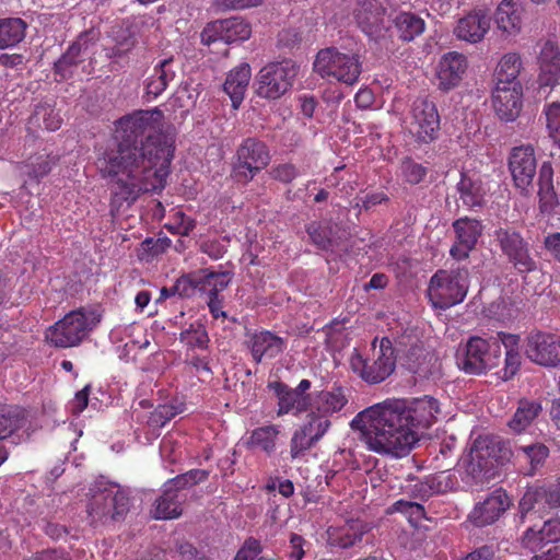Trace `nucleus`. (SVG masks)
Returning <instances> with one entry per match:
<instances>
[{
    "mask_svg": "<svg viewBox=\"0 0 560 560\" xmlns=\"http://www.w3.org/2000/svg\"><path fill=\"white\" fill-rule=\"evenodd\" d=\"M469 288L466 268L439 269L430 279L428 298L434 308L447 310L460 304Z\"/></svg>",
    "mask_w": 560,
    "mask_h": 560,
    "instance_id": "obj_5",
    "label": "nucleus"
},
{
    "mask_svg": "<svg viewBox=\"0 0 560 560\" xmlns=\"http://www.w3.org/2000/svg\"><path fill=\"white\" fill-rule=\"evenodd\" d=\"M314 70L322 78H334L353 85L361 74L362 63L355 54L341 52L335 47H328L317 52Z\"/></svg>",
    "mask_w": 560,
    "mask_h": 560,
    "instance_id": "obj_9",
    "label": "nucleus"
},
{
    "mask_svg": "<svg viewBox=\"0 0 560 560\" xmlns=\"http://www.w3.org/2000/svg\"><path fill=\"white\" fill-rule=\"evenodd\" d=\"M525 354L542 366L560 364V336L540 330L530 331L526 338Z\"/></svg>",
    "mask_w": 560,
    "mask_h": 560,
    "instance_id": "obj_14",
    "label": "nucleus"
},
{
    "mask_svg": "<svg viewBox=\"0 0 560 560\" xmlns=\"http://www.w3.org/2000/svg\"><path fill=\"white\" fill-rule=\"evenodd\" d=\"M350 366L364 382L380 384L396 368V355L393 342L388 337H375L371 342L368 357L354 350L350 358Z\"/></svg>",
    "mask_w": 560,
    "mask_h": 560,
    "instance_id": "obj_4",
    "label": "nucleus"
},
{
    "mask_svg": "<svg viewBox=\"0 0 560 560\" xmlns=\"http://www.w3.org/2000/svg\"><path fill=\"white\" fill-rule=\"evenodd\" d=\"M390 512H397L408 516L412 523H418L425 517L424 506L417 502L398 500L390 506Z\"/></svg>",
    "mask_w": 560,
    "mask_h": 560,
    "instance_id": "obj_56",
    "label": "nucleus"
},
{
    "mask_svg": "<svg viewBox=\"0 0 560 560\" xmlns=\"http://www.w3.org/2000/svg\"><path fill=\"white\" fill-rule=\"evenodd\" d=\"M102 315L92 307L70 311L45 331L48 345L67 349L79 346L100 324Z\"/></svg>",
    "mask_w": 560,
    "mask_h": 560,
    "instance_id": "obj_3",
    "label": "nucleus"
},
{
    "mask_svg": "<svg viewBox=\"0 0 560 560\" xmlns=\"http://www.w3.org/2000/svg\"><path fill=\"white\" fill-rule=\"evenodd\" d=\"M399 170L402 179L409 185L420 184L428 175V168L417 163L410 156H406L401 160Z\"/></svg>",
    "mask_w": 560,
    "mask_h": 560,
    "instance_id": "obj_50",
    "label": "nucleus"
},
{
    "mask_svg": "<svg viewBox=\"0 0 560 560\" xmlns=\"http://www.w3.org/2000/svg\"><path fill=\"white\" fill-rule=\"evenodd\" d=\"M559 541L560 516L545 521L538 530L533 527H528L522 536L523 547L533 552L540 550L545 545L557 544Z\"/></svg>",
    "mask_w": 560,
    "mask_h": 560,
    "instance_id": "obj_27",
    "label": "nucleus"
},
{
    "mask_svg": "<svg viewBox=\"0 0 560 560\" xmlns=\"http://www.w3.org/2000/svg\"><path fill=\"white\" fill-rule=\"evenodd\" d=\"M348 404V397L342 386H332L330 389L319 390L315 394L312 411L329 417L342 410Z\"/></svg>",
    "mask_w": 560,
    "mask_h": 560,
    "instance_id": "obj_33",
    "label": "nucleus"
},
{
    "mask_svg": "<svg viewBox=\"0 0 560 560\" xmlns=\"http://www.w3.org/2000/svg\"><path fill=\"white\" fill-rule=\"evenodd\" d=\"M393 24L398 38L402 42H412L425 31V22L418 14L410 11H400L393 18Z\"/></svg>",
    "mask_w": 560,
    "mask_h": 560,
    "instance_id": "obj_38",
    "label": "nucleus"
},
{
    "mask_svg": "<svg viewBox=\"0 0 560 560\" xmlns=\"http://www.w3.org/2000/svg\"><path fill=\"white\" fill-rule=\"evenodd\" d=\"M268 388L272 390L278 398V417L288 415L293 410H295L298 413L307 410V397H299L293 388H291L285 383L280 381L269 382Z\"/></svg>",
    "mask_w": 560,
    "mask_h": 560,
    "instance_id": "obj_32",
    "label": "nucleus"
},
{
    "mask_svg": "<svg viewBox=\"0 0 560 560\" xmlns=\"http://www.w3.org/2000/svg\"><path fill=\"white\" fill-rule=\"evenodd\" d=\"M186 495L178 493L176 489L164 486L161 497L155 502L153 516L156 520H172L182 515V504Z\"/></svg>",
    "mask_w": 560,
    "mask_h": 560,
    "instance_id": "obj_37",
    "label": "nucleus"
},
{
    "mask_svg": "<svg viewBox=\"0 0 560 560\" xmlns=\"http://www.w3.org/2000/svg\"><path fill=\"white\" fill-rule=\"evenodd\" d=\"M271 155L268 145L257 138H246L238 145L232 176L237 183L248 184L270 163Z\"/></svg>",
    "mask_w": 560,
    "mask_h": 560,
    "instance_id": "obj_10",
    "label": "nucleus"
},
{
    "mask_svg": "<svg viewBox=\"0 0 560 560\" xmlns=\"http://www.w3.org/2000/svg\"><path fill=\"white\" fill-rule=\"evenodd\" d=\"M544 113L549 136L560 147V102L547 104Z\"/></svg>",
    "mask_w": 560,
    "mask_h": 560,
    "instance_id": "obj_55",
    "label": "nucleus"
},
{
    "mask_svg": "<svg viewBox=\"0 0 560 560\" xmlns=\"http://www.w3.org/2000/svg\"><path fill=\"white\" fill-rule=\"evenodd\" d=\"M175 294H178L180 296H189L192 294L188 275L182 276L176 281V283L171 288L163 287L160 291V298L158 299V301H164L171 296H174Z\"/></svg>",
    "mask_w": 560,
    "mask_h": 560,
    "instance_id": "obj_58",
    "label": "nucleus"
},
{
    "mask_svg": "<svg viewBox=\"0 0 560 560\" xmlns=\"http://www.w3.org/2000/svg\"><path fill=\"white\" fill-rule=\"evenodd\" d=\"M467 59L463 54L457 51L445 54L439 63L438 79L440 89L448 91L457 86L467 70Z\"/></svg>",
    "mask_w": 560,
    "mask_h": 560,
    "instance_id": "obj_25",
    "label": "nucleus"
},
{
    "mask_svg": "<svg viewBox=\"0 0 560 560\" xmlns=\"http://www.w3.org/2000/svg\"><path fill=\"white\" fill-rule=\"evenodd\" d=\"M23 411L18 407L0 405V440L11 436L24 425Z\"/></svg>",
    "mask_w": 560,
    "mask_h": 560,
    "instance_id": "obj_43",
    "label": "nucleus"
},
{
    "mask_svg": "<svg viewBox=\"0 0 560 560\" xmlns=\"http://www.w3.org/2000/svg\"><path fill=\"white\" fill-rule=\"evenodd\" d=\"M246 346L253 361L260 364L283 353L288 347V341L273 331L261 329L247 335Z\"/></svg>",
    "mask_w": 560,
    "mask_h": 560,
    "instance_id": "obj_17",
    "label": "nucleus"
},
{
    "mask_svg": "<svg viewBox=\"0 0 560 560\" xmlns=\"http://www.w3.org/2000/svg\"><path fill=\"white\" fill-rule=\"evenodd\" d=\"M370 525L359 518L347 520L342 525L329 526L327 529V541L331 547L347 549L362 541L365 534L370 532Z\"/></svg>",
    "mask_w": 560,
    "mask_h": 560,
    "instance_id": "obj_23",
    "label": "nucleus"
},
{
    "mask_svg": "<svg viewBox=\"0 0 560 560\" xmlns=\"http://www.w3.org/2000/svg\"><path fill=\"white\" fill-rule=\"evenodd\" d=\"M261 545L259 540L248 538L243 547L237 551L234 560H259L264 559L260 557Z\"/></svg>",
    "mask_w": 560,
    "mask_h": 560,
    "instance_id": "obj_62",
    "label": "nucleus"
},
{
    "mask_svg": "<svg viewBox=\"0 0 560 560\" xmlns=\"http://www.w3.org/2000/svg\"><path fill=\"white\" fill-rule=\"evenodd\" d=\"M456 190L458 194L457 202H462V206L466 209L481 207L485 202L486 190L479 178H472L463 173ZM457 206L459 207V203Z\"/></svg>",
    "mask_w": 560,
    "mask_h": 560,
    "instance_id": "obj_35",
    "label": "nucleus"
},
{
    "mask_svg": "<svg viewBox=\"0 0 560 560\" xmlns=\"http://www.w3.org/2000/svg\"><path fill=\"white\" fill-rule=\"evenodd\" d=\"M159 108L139 109L115 122L116 145L98 159L100 172L108 180L110 213L130 207L141 194L165 187L174 158V138L162 129Z\"/></svg>",
    "mask_w": 560,
    "mask_h": 560,
    "instance_id": "obj_1",
    "label": "nucleus"
},
{
    "mask_svg": "<svg viewBox=\"0 0 560 560\" xmlns=\"http://www.w3.org/2000/svg\"><path fill=\"white\" fill-rule=\"evenodd\" d=\"M28 560H72L70 555L58 548L44 549L33 553Z\"/></svg>",
    "mask_w": 560,
    "mask_h": 560,
    "instance_id": "obj_64",
    "label": "nucleus"
},
{
    "mask_svg": "<svg viewBox=\"0 0 560 560\" xmlns=\"http://www.w3.org/2000/svg\"><path fill=\"white\" fill-rule=\"evenodd\" d=\"M298 68L291 59L269 62L264 66L256 78V93L267 100H278L293 85Z\"/></svg>",
    "mask_w": 560,
    "mask_h": 560,
    "instance_id": "obj_11",
    "label": "nucleus"
},
{
    "mask_svg": "<svg viewBox=\"0 0 560 560\" xmlns=\"http://www.w3.org/2000/svg\"><path fill=\"white\" fill-rule=\"evenodd\" d=\"M491 18L485 9H474L460 18L454 28V34L460 40L471 44L481 42L489 32Z\"/></svg>",
    "mask_w": 560,
    "mask_h": 560,
    "instance_id": "obj_21",
    "label": "nucleus"
},
{
    "mask_svg": "<svg viewBox=\"0 0 560 560\" xmlns=\"http://www.w3.org/2000/svg\"><path fill=\"white\" fill-rule=\"evenodd\" d=\"M518 450L522 452L523 459L530 465L529 475L540 467L549 455V450L541 443H535L526 446H520Z\"/></svg>",
    "mask_w": 560,
    "mask_h": 560,
    "instance_id": "obj_52",
    "label": "nucleus"
},
{
    "mask_svg": "<svg viewBox=\"0 0 560 560\" xmlns=\"http://www.w3.org/2000/svg\"><path fill=\"white\" fill-rule=\"evenodd\" d=\"M311 243L320 250H329L334 245L332 226L327 221H312L305 226Z\"/></svg>",
    "mask_w": 560,
    "mask_h": 560,
    "instance_id": "obj_44",
    "label": "nucleus"
},
{
    "mask_svg": "<svg viewBox=\"0 0 560 560\" xmlns=\"http://www.w3.org/2000/svg\"><path fill=\"white\" fill-rule=\"evenodd\" d=\"M513 184L522 195H528L537 173V160L532 144L512 148L508 159Z\"/></svg>",
    "mask_w": 560,
    "mask_h": 560,
    "instance_id": "obj_13",
    "label": "nucleus"
},
{
    "mask_svg": "<svg viewBox=\"0 0 560 560\" xmlns=\"http://www.w3.org/2000/svg\"><path fill=\"white\" fill-rule=\"evenodd\" d=\"M172 245V241L166 235H159V237L145 238L138 250V258L140 260L149 261L154 257L166 252Z\"/></svg>",
    "mask_w": 560,
    "mask_h": 560,
    "instance_id": "obj_49",
    "label": "nucleus"
},
{
    "mask_svg": "<svg viewBox=\"0 0 560 560\" xmlns=\"http://www.w3.org/2000/svg\"><path fill=\"white\" fill-rule=\"evenodd\" d=\"M27 23L21 18L0 19V49L14 47L26 35Z\"/></svg>",
    "mask_w": 560,
    "mask_h": 560,
    "instance_id": "obj_42",
    "label": "nucleus"
},
{
    "mask_svg": "<svg viewBox=\"0 0 560 560\" xmlns=\"http://www.w3.org/2000/svg\"><path fill=\"white\" fill-rule=\"evenodd\" d=\"M179 340L190 349L205 350L209 345V336L205 326L200 323H192L179 335Z\"/></svg>",
    "mask_w": 560,
    "mask_h": 560,
    "instance_id": "obj_46",
    "label": "nucleus"
},
{
    "mask_svg": "<svg viewBox=\"0 0 560 560\" xmlns=\"http://www.w3.org/2000/svg\"><path fill=\"white\" fill-rule=\"evenodd\" d=\"M250 77L252 71L248 63H242L228 73L223 90L230 96L234 108H237L244 100Z\"/></svg>",
    "mask_w": 560,
    "mask_h": 560,
    "instance_id": "obj_34",
    "label": "nucleus"
},
{
    "mask_svg": "<svg viewBox=\"0 0 560 560\" xmlns=\"http://www.w3.org/2000/svg\"><path fill=\"white\" fill-rule=\"evenodd\" d=\"M57 160L56 155L44 150V152L31 155L26 161L21 162L18 168L28 177L39 180L50 173Z\"/></svg>",
    "mask_w": 560,
    "mask_h": 560,
    "instance_id": "obj_41",
    "label": "nucleus"
},
{
    "mask_svg": "<svg viewBox=\"0 0 560 560\" xmlns=\"http://www.w3.org/2000/svg\"><path fill=\"white\" fill-rule=\"evenodd\" d=\"M174 58L168 57L160 60L153 68L144 82V97L148 102L156 100L167 89L170 82L175 79L173 68Z\"/></svg>",
    "mask_w": 560,
    "mask_h": 560,
    "instance_id": "obj_29",
    "label": "nucleus"
},
{
    "mask_svg": "<svg viewBox=\"0 0 560 560\" xmlns=\"http://www.w3.org/2000/svg\"><path fill=\"white\" fill-rule=\"evenodd\" d=\"M541 411L542 407L538 400L522 398L508 425L513 432L522 433L533 424Z\"/></svg>",
    "mask_w": 560,
    "mask_h": 560,
    "instance_id": "obj_39",
    "label": "nucleus"
},
{
    "mask_svg": "<svg viewBox=\"0 0 560 560\" xmlns=\"http://www.w3.org/2000/svg\"><path fill=\"white\" fill-rule=\"evenodd\" d=\"M224 31V43L231 44L238 40L248 39L252 33L250 26L240 18L221 20Z\"/></svg>",
    "mask_w": 560,
    "mask_h": 560,
    "instance_id": "obj_47",
    "label": "nucleus"
},
{
    "mask_svg": "<svg viewBox=\"0 0 560 560\" xmlns=\"http://www.w3.org/2000/svg\"><path fill=\"white\" fill-rule=\"evenodd\" d=\"M299 175L298 167L292 163L278 164L270 170V176L283 184L292 183Z\"/></svg>",
    "mask_w": 560,
    "mask_h": 560,
    "instance_id": "obj_59",
    "label": "nucleus"
},
{
    "mask_svg": "<svg viewBox=\"0 0 560 560\" xmlns=\"http://www.w3.org/2000/svg\"><path fill=\"white\" fill-rule=\"evenodd\" d=\"M452 228L455 233V241L450 249V255L458 261L467 259L482 235V222L469 217H463L456 219L452 223Z\"/></svg>",
    "mask_w": 560,
    "mask_h": 560,
    "instance_id": "obj_15",
    "label": "nucleus"
},
{
    "mask_svg": "<svg viewBox=\"0 0 560 560\" xmlns=\"http://www.w3.org/2000/svg\"><path fill=\"white\" fill-rule=\"evenodd\" d=\"M165 228L173 234L188 236L196 228V220L177 211L174 213L172 222L165 224Z\"/></svg>",
    "mask_w": 560,
    "mask_h": 560,
    "instance_id": "obj_57",
    "label": "nucleus"
},
{
    "mask_svg": "<svg viewBox=\"0 0 560 560\" xmlns=\"http://www.w3.org/2000/svg\"><path fill=\"white\" fill-rule=\"evenodd\" d=\"M192 293L198 290L208 295H219L231 283L234 272L232 270L213 271L208 268L188 273Z\"/></svg>",
    "mask_w": 560,
    "mask_h": 560,
    "instance_id": "obj_26",
    "label": "nucleus"
},
{
    "mask_svg": "<svg viewBox=\"0 0 560 560\" xmlns=\"http://www.w3.org/2000/svg\"><path fill=\"white\" fill-rule=\"evenodd\" d=\"M289 446L290 457L292 460H295L303 458L306 453L316 445L311 438H307V435L300 428H298L292 433Z\"/></svg>",
    "mask_w": 560,
    "mask_h": 560,
    "instance_id": "obj_54",
    "label": "nucleus"
},
{
    "mask_svg": "<svg viewBox=\"0 0 560 560\" xmlns=\"http://www.w3.org/2000/svg\"><path fill=\"white\" fill-rule=\"evenodd\" d=\"M281 428L278 424H265L253 429L245 440V445L250 451H260L271 456L277 451Z\"/></svg>",
    "mask_w": 560,
    "mask_h": 560,
    "instance_id": "obj_31",
    "label": "nucleus"
},
{
    "mask_svg": "<svg viewBox=\"0 0 560 560\" xmlns=\"http://www.w3.org/2000/svg\"><path fill=\"white\" fill-rule=\"evenodd\" d=\"M536 505L547 508V490L546 487L528 489L518 502L521 517L532 511Z\"/></svg>",
    "mask_w": 560,
    "mask_h": 560,
    "instance_id": "obj_53",
    "label": "nucleus"
},
{
    "mask_svg": "<svg viewBox=\"0 0 560 560\" xmlns=\"http://www.w3.org/2000/svg\"><path fill=\"white\" fill-rule=\"evenodd\" d=\"M492 107L502 121H514L523 107L522 84L495 85L492 92Z\"/></svg>",
    "mask_w": 560,
    "mask_h": 560,
    "instance_id": "obj_19",
    "label": "nucleus"
},
{
    "mask_svg": "<svg viewBox=\"0 0 560 560\" xmlns=\"http://www.w3.org/2000/svg\"><path fill=\"white\" fill-rule=\"evenodd\" d=\"M505 451L500 441L490 435L478 436L470 448L471 471H485L492 469L494 463L499 464L503 459L501 453Z\"/></svg>",
    "mask_w": 560,
    "mask_h": 560,
    "instance_id": "obj_20",
    "label": "nucleus"
},
{
    "mask_svg": "<svg viewBox=\"0 0 560 560\" xmlns=\"http://www.w3.org/2000/svg\"><path fill=\"white\" fill-rule=\"evenodd\" d=\"M183 410L179 406L173 404L159 405L150 416L147 423L152 429H161Z\"/></svg>",
    "mask_w": 560,
    "mask_h": 560,
    "instance_id": "obj_51",
    "label": "nucleus"
},
{
    "mask_svg": "<svg viewBox=\"0 0 560 560\" xmlns=\"http://www.w3.org/2000/svg\"><path fill=\"white\" fill-rule=\"evenodd\" d=\"M386 10L378 0H361L353 11L360 30L371 38H376L383 30Z\"/></svg>",
    "mask_w": 560,
    "mask_h": 560,
    "instance_id": "obj_22",
    "label": "nucleus"
},
{
    "mask_svg": "<svg viewBox=\"0 0 560 560\" xmlns=\"http://www.w3.org/2000/svg\"><path fill=\"white\" fill-rule=\"evenodd\" d=\"M523 68L521 55L515 51L504 54L498 62L495 77L497 85H514L521 83L517 78Z\"/></svg>",
    "mask_w": 560,
    "mask_h": 560,
    "instance_id": "obj_40",
    "label": "nucleus"
},
{
    "mask_svg": "<svg viewBox=\"0 0 560 560\" xmlns=\"http://www.w3.org/2000/svg\"><path fill=\"white\" fill-rule=\"evenodd\" d=\"M36 115L43 117L44 127L49 131H56L61 127L62 118L58 110L49 105H42L36 108Z\"/></svg>",
    "mask_w": 560,
    "mask_h": 560,
    "instance_id": "obj_60",
    "label": "nucleus"
},
{
    "mask_svg": "<svg viewBox=\"0 0 560 560\" xmlns=\"http://www.w3.org/2000/svg\"><path fill=\"white\" fill-rule=\"evenodd\" d=\"M230 245L229 236L202 237L198 242L200 253L207 255L212 260H219L228 253Z\"/></svg>",
    "mask_w": 560,
    "mask_h": 560,
    "instance_id": "obj_48",
    "label": "nucleus"
},
{
    "mask_svg": "<svg viewBox=\"0 0 560 560\" xmlns=\"http://www.w3.org/2000/svg\"><path fill=\"white\" fill-rule=\"evenodd\" d=\"M540 88L555 86L560 80V49L553 42H546L539 54Z\"/></svg>",
    "mask_w": 560,
    "mask_h": 560,
    "instance_id": "obj_28",
    "label": "nucleus"
},
{
    "mask_svg": "<svg viewBox=\"0 0 560 560\" xmlns=\"http://www.w3.org/2000/svg\"><path fill=\"white\" fill-rule=\"evenodd\" d=\"M404 409L393 400H385L360 411L351 421V428L359 430L366 447L381 455L404 457L419 441L402 416Z\"/></svg>",
    "mask_w": 560,
    "mask_h": 560,
    "instance_id": "obj_2",
    "label": "nucleus"
},
{
    "mask_svg": "<svg viewBox=\"0 0 560 560\" xmlns=\"http://www.w3.org/2000/svg\"><path fill=\"white\" fill-rule=\"evenodd\" d=\"M201 43L210 46L217 42L224 43V31L222 28V21L217 20L206 25L200 34Z\"/></svg>",
    "mask_w": 560,
    "mask_h": 560,
    "instance_id": "obj_61",
    "label": "nucleus"
},
{
    "mask_svg": "<svg viewBox=\"0 0 560 560\" xmlns=\"http://www.w3.org/2000/svg\"><path fill=\"white\" fill-rule=\"evenodd\" d=\"M130 500L129 491L116 483L98 487L88 506L91 524L122 520L130 510Z\"/></svg>",
    "mask_w": 560,
    "mask_h": 560,
    "instance_id": "obj_6",
    "label": "nucleus"
},
{
    "mask_svg": "<svg viewBox=\"0 0 560 560\" xmlns=\"http://www.w3.org/2000/svg\"><path fill=\"white\" fill-rule=\"evenodd\" d=\"M539 210L542 214H552L560 206L558 195L553 186V168L550 162H544L538 175Z\"/></svg>",
    "mask_w": 560,
    "mask_h": 560,
    "instance_id": "obj_30",
    "label": "nucleus"
},
{
    "mask_svg": "<svg viewBox=\"0 0 560 560\" xmlns=\"http://www.w3.org/2000/svg\"><path fill=\"white\" fill-rule=\"evenodd\" d=\"M441 117L434 102L417 98L411 106L407 129L419 144L431 143L439 138Z\"/></svg>",
    "mask_w": 560,
    "mask_h": 560,
    "instance_id": "obj_12",
    "label": "nucleus"
},
{
    "mask_svg": "<svg viewBox=\"0 0 560 560\" xmlns=\"http://www.w3.org/2000/svg\"><path fill=\"white\" fill-rule=\"evenodd\" d=\"M94 39L92 32H85L79 35L66 52L55 62V73L65 80L72 75L73 68L84 60L89 50L90 43Z\"/></svg>",
    "mask_w": 560,
    "mask_h": 560,
    "instance_id": "obj_24",
    "label": "nucleus"
},
{
    "mask_svg": "<svg viewBox=\"0 0 560 560\" xmlns=\"http://www.w3.org/2000/svg\"><path fill=\"white\" fill-rule=\"evenodd\" d=\"M299 428L317 445L331 428V421L324 415L311 410Z\"/></svg>",
    "mask_w": 560,
    "mask_h": 560,
    "instance_id": "obj_45",
    "label": "nucleus"
},
{
    "mask_svg": "<svg viewBox=\"0 0 560 560\" xmlns=\"http://www.w3.org/2000/svg\"><path fill=\"white\" fill-rule=\"evenodd\" d=\"M495 23L498 28L506 35H517L522 28L518 2L516 0H502L495 11Z\"/></svg>",
    "mask_w": 560,
    "mask_h": 560,
    "instance_id": "obj_36",
    "label": "nucleus"
},
{
    "mask_svg": "<svg viewBox=\"0 0 560 560\" xmlns=\"http://www.w3.org/2000/svg\"><path fill=\"white\" fill-rule=\"evenodd\" d=\"M500 359V346L479 336H471L456 352V365L469 375L487 373L499 365Z\"/></svg>",
    "mask_w": 560,
    "mask_h": 560,
    "instance_id": "obj_7",
    "label": "nucleus"
},
{
    "mask_svg": "<svg viewBox=\"0 0 560 560\" xmlns=\"http://www.w3.org/2000/svg\"><path fill=\"white\" fill-rule=\"evenodd\" d=\"M521 366V354L518 350H511L505 352L504 368L501 371V378L504 381L511 380Z\"/></svg>",
    "mask_w": 560,
    "mask_h": 560,
    "instance_id": "obj_63",
    "label": "nucleus"
},
{
    "mask_svg": "<svg viewBox=\"0 0 560 560\" xmlns=\"http://www.w3.org/2000/svg\"><path fill=\"white\" fill-rule=\"evenodd\" d=\"M493 240L502 256L518 273H528L537 268V261L532 253L529 240L511 225L499 226L493 232Z\"/></svg>",
    "mask_w": 560,
    "mask_h": 560,
    "instance_id": "obj_8",
    "label": "nucleus"
},
{
    "mask_svg": "<svg viewBox=\"0 0 560 560\" xmlns=\"http://www.w3.org/2000/svg\"><path fill=\"white\" fill-rule=\"evenodd\" d=\"M394 404H399L404 409L402 416L413 432L419 429L430 428L436 420L440 412L439 401L431 396L415 398L411 401L394 399Z\"/></svg>",
    "mask_w": 560,
    "mask_h": 560,
    "instance_id": "obj_16",
    "label": "nucleus"
},
{
    "mask_svg": "<svg viewBox=\"0 0 560 560\" xmlns=\"http://www.w3.org/2000/svg\"><path fill=\"white\" fill-rule=\"evenodd\" d=\"M512 500L503 489H495L482 502H479L468 515L476 527H486L495 523L511 506Z\"/></svg>",
    "mask_w": 560,
    "mask_h": 560,
    "instance_id": "obj_18",
    "label": "nucleus"
}]
</instances>
